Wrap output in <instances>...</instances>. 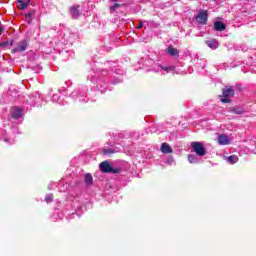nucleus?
I'll return each mask as SVG.
<instances>
[{
	"label": "nucleus",
	"instance_id": "f03ea898",
	"mask_svg": "<svg viewBox=\"0 0 256 256\" xmlns=\"http://www.w3.org/2000/svg\"><path fill=\"white\" fill-rule=\"evenodd\" d=\"M199 25H207V20L209 19V14L207 10L200 11L195 17Z\"/></svg>",
	"mask_w": 256,
	"mask_h": 256
},
{
	"label": "nucleus",
	"instance_id": "9b49d317",
	"mask_svg": "<svg viewBox=\"0 0 256 256\" xmlns=\"http://www.w3.org/2000/svg\"><path fill=\"white\" fill-rule=\"evenodd\" d=\"M214 29L215 31H225V29H227V26H225L223 22L217 21L214 23Z\"/></svg>",
	"mask_w": 256,
	"mask_h": 256
},
{
	"label": "nucleus",
	"instance_id": "0eeeda50",
	"mask_svg": "<svg viewBox=\"0 0 256 256\" xmlns=\"http://www.w3.org/2000/svg\"><path fill=\"white\" fill-rule=\"evenodd\" d=\"M70 12L72 15V19H79V16L81 15V12L79 11V6H72L70 8Z\"/></svg>",
	"mask_w": 256,
	"mask_h": 256
},
{
	"label": "nucleus",
	"instance_id": "39448f33",
	"mask_svg": "<svg viewBox=\"0 0 256 256\" xmlns=\"http://www.w3.org/2000/svg\"><path fill=\"white\" fill-rule=\"evenodd\" d=\"M217 141H218L219 145H229L231 143L229 136L225 135V134L218 135Z\"/></svg>",
	"mask_w": 256,
	"mask_h": 256
},
{
	"label": "nucleus",
	"instance_id": "aec40b11",
	"mask_svg": "<svg viewBox=\"0 0 256 256\" xmlns=\"http://www.w3.org/2000/svg\"><path fill=\"white\" fill-rule=\"evenodd\" d=\"M45 201H46L47 203H51V201H53V194H48V195H46Z\"/></svg>",
	"mask_w": 256,
	"mask_h": 256
},
{
	"label": "nucleus",
	"instance_id": "4be33fe9",
	"mask_svg": "<svg viewBox=\"0 0 256 256\" xmlns=\"http://www.w3.org/2000/svg\"><path fill=\"white\" fill-rule=\"evenodd\" d=\"M103 153L104 155H110L111 153H113V149H105Z\"/></svg>",
	"mask_w": 256,
	"mask_h": 256
},
{
	"label": "nucleus",
	"instance_id": "7ed1b4c3",
	"mask_svg": "<svg viewBox=\"0 0 256 256\" xmlns=\"http://www.w3.org/2000/svg\"><path fill=\"white\" fill-rule=\"evenodd\" d=\"M27 47H29L27 40H22L12 49V53H23V51H27Z\"/></svg>",
	"mask_w": 256,
	"mask_h": 256
},
{
	"label": "nucleus",
	"instance_id": "412c9836",
	"mask_svg": "<svg viewBox=\"0 0 256 256\" xmlns=\"http://www.w3.org/2000/svg\"><path fill=\"white\" fill-rule=\"evenodd\" d=\"M220 101H221L222 103H231V99H229V98H227V97L220 99Z\"/></svg>",
	"mask_w": 256,
	"mask_h": 256
},
{
	"label": "nucleus",
	"instance_id": "ddd939ff",
	"mask_svg": "<svg viewBox=\"0 0 256 256\" xmlns=\"http://www.w3.org/2000/svg\"><path fill=\"white\" fill-rule=\"evenodd\" d=\"M222 93L223 97H233L234 95L233 88H224Z\"/></svg>",
	"mask_w": 256,
	"mask_h": 256
},
{
	"label": "nucleus",
	"instance_id": "bb28decb",
	"mask_svg": "<svg viewBox=\"0 0 256 256\" xmlns=\"http://www.w3.org/2000/svg\"><path fill=\"white\" fill-rule=\"evenodd\" d=\"M27 17H31V14H27Z\"/></svg>",
	"mask_w": 256,
	"mask_h": 256
},
{
	"label": "nucleus",
	"instance_id": "5701e85b",
	"mask_svg": "<svg viewBox=\"0 0 256 256\" xmlns=\"http://www.w3.org/2000/svg\"><path fill=\"white\" fill-rule=\"evenodd\" d=\"M142 28H143V22H140V23L138 24L137 29H142Z\"/></svg>",
	"mask_w": 256,
	"mask_h": 256
},
{
	"label": "nucleus",
	"instance_id": "20e7f679",
	"mask_svg": "<svg viewBox=\"0 0 256 256\" xmlns=\"http://www.w3.org/2000/svg\"><path fill=\"white\" fill-rule=\"evenodd\" d=\"M100 171H102V173H114L113 167H111V164L107 161L100 163Z\"/></svg>",
	"mask_w": 256,
	"mask_h": 256
},
{
	"label": "nucleus",
	"instance_id": "f257e3e1",
	"mask_svg": "<svg viewBox=\"0 0 256 256\" xmlns=\"http://www.w3.org/2000/svg\"><path fill=\"white\" fill-rule=\"evenodd\" d=\"M191 148L198 157H205V155H207V150L205 149L203 142H192Z\"/></svg>",
	"mask_w": 256,
	"mask_h": 256
},
{
	"label": "nucleus",
	"instance_id": "b1692460",
	"mask_svg": "<svg viewBox=\"0 0 256 256\" xmlns=\"http://www.w3.org/2000/svg\"><path fill=\"white\" fill-rule=\"evenodd\" d=\"M5 30V28L3 26H0V35L3 34V31Z\"/></svg>",
	"mask_w": 256,
	"mask_h": 256
},
{
	"label": "nucleus",
	"instance_id": "6ab92c4d",
	"mask_svg": "<svg viewBox=\"0 0 256 256\" xmlns=\"http://www.w3.org/2000/svg\"><path fill=\"white\" fill-rule=\"evenodd\" d=\"M232 113H235L236 115H243V110H241L239 108H234L232 110Z\"/></svg>",
	"mask_w": 256,
	"mask_h": 256
},
{
	"label": "nucleus",
	"instance_id": "f3484780",
	"mask_svg": "<svg viewBox=\"0 0 256 256\" xmlns=\"http://www.w3.org/2000/svg\"><path fill=\"white\" fill-rule=\"evenodd\" d=\"M188 161H189V163H197V156H195L193 154H189Z\"/></svg>",
	"mask_w": 256,
	"mask_h": 256
},
{
	"label": "nucleus",
	"instance_id": "4468645a",
	"mask_svg": "<svg viewBox=\"0 0 256 256\" xmlns=\"http://www.w3.org/2000/svg\"><path fill=\"white\" fill-rule=\"evenodd\" d=\"M228 163H230L231 165H235V163H237V161H239V157H237V155H231L227 158Z\"/></svg>",
	"mask_w": 256,
	"mask_h": 256
},
{
	"label": "nucleus",
	"instance_id": "9d476101",
	"mask_svg": "<svg viewBox=\"0 0 256 256\" xmlns=\"http://www.w3.org/2000/svg\"><path fill=\"white\" fill-rule=\"evenodd\" d=\"M18 3V8L21 9L22 11L25 10L27 7H29V4L31 3V0H16Z\"/></svg>",
	"mask_w": 256,
	"mask_h": 256
},
{
	"label": "nucleus",
	"instance_id": "6e6552de",
	"mask_svg": "<svg viewBox=\"0 0 256 256\" xmlns=\"http://www.w3.org/2000/svg\"><path fill=\"white\" fill-rule=\"evenodd\" d=\"M166 53H168V55H171V57H179V50H177V48L173 46H169L166 49Z\"/></svg>",
	"mask_w": 256,
	"mask_h": 256
},
{
	"label": "nucleus",
	"instance_id": "f8f14e48",
	"mask_svg": "<svg viewBox=\"0 0 256 256\" xmlns=\"http://www.w3.org/2000/svg\"><path fill=\"white\" fill-rule=\"evenodd\" d=\"M161 151H162V153H165V154L173 153V148H171V146H169V144L163 143L161 145Z\"/></svg>",
	"mask_w": 256,
	"mask_h": 256
},
{
	"label": "nucleus",
	"instance_id": "2eb2a0df",
	"mask_svg": "<svg viewBox=\"0 0 256 256\" xmlns=\"http://www.w3.org/2000/svg\"><path fill=\"white\" fill-rule=\"evenodd\" d=\"M85 183L86 185H93V176L91 174H86Z\"/></svg>",
	"mask_w": 256,
	"mask_h": 256
},
{
	"label": "nucleus",
	"instance_id": "dca6fc26",
	"mask_svg": "<svg viewBox=\"0 0 256 256\" xmlns=\"http://www.w3.org/2000/svg\"><path fill=\"white\" fill-rule=\"evenodd\" d=\"M161 71H166V73H169V71H175V66H159Z\"/></svg>",
	"mask_w": 256,
	"mask_h": 256
},
{
	"label": "nucleus",
	"instance_id": "393cba45",
	"mask_svg": "<svg viewBox=\"0 0 256 256\" xmlns=\"http://www.w3.org/2000/svg\"><path fill=\"white\" fill-rule=\"evenodd\" d=\"M7 44L6 43H0V47H6Z\"/></svg>",
	"mask_w": 256,
	"mask_h": 256
},
{
	"label": "nucleus",
	"instance_id": "423d86ee",
	"mask_svg": "<svg viewBox=\"0 0 256 256\" xmlns=\"http://www.w3.org/2000/svg\"><path fill=\"white\" fill-rule=\"evenodd\" d=\"M21 117H23V109H21L20 107H13L12 108V118L13 119H21Z\"/></svg>",
	"mask_w": 256,
	"mask_h": 256
},
{
	"label": "nucleus",
	"instance_id": "a878e982",
	"mask_svg": "<svg viewBox=\"0 0 256 256\" xmlns=\"http://www.w3.org/2000/svg\"><path fill=\"white\" fill-rule=\"evenodd\" d=\"M112 1H114V3H116V2L119 1V0H112Z\"/></svg>",
	"mask_w": 256,
	"mask_h": 256
},
{
	"label": "nucleus",
	"instance_id": "1a4fd4ad",
	"mask_svg": "<svg viewBox=\"0 0 256 256\" xmlns=\"http://www.w3.org/2000/svg\"><path fill=\"white\" fill-rule=\"evenodd\" d=\"M206 45L210 47V49H218L219 48V42L216 39H210L206 41Z\"/></svg>",
	"mask_w": 256,
	"mask_h": 256
},
{
	"label": "nucleus",
	"instance_id": "a211bd4d",
	"mask_svg": "<svg viewBox=\"0 0 256 256\" xmlns=\"http://www.w3.org/2000/svg\"><path fill=\"white\" fill-rule=\"evenodd\" d=\"M119 7H121V4H119V3H116V4L112 5L110 7V12L115 13V11H117V9H119Z\"/></svg>",
	"mask_w": 256,
	"mask_h": 256
}]
</instances>
